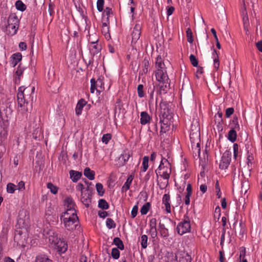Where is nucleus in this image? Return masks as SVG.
I'll return each mask as SVG.
<instances>
[{"label": "nucleus", "instance_id": "obj_8", "mask_svg": "<svg viewBox=\"0 0 262 262\" xmlns=\"http://www.w3.org/2000/svg\"><path fill=\"white\" fill-rule=\"evenodd\" d=\"M89 41L91 43L89 47L91 55L94 56L100 52L101 50V46L98 43L99 41L98 38H96L95 40L91 41V37H90Z\"/></svg>", "mask_w": 262, "mask_h": 262}, {"label": "nucleus", "instance_id": "obj_7", "mask_svg": "<svg viewBox=\"0 0 262 262\" xmlns=\"http://www.w3.org/2000/svg\"><path fill=\"white\" fill-rule=\"evenodd\" d=\"M65 228L68 230H73L76 229V226L79 223L78 217L75 218H66L65 221L62 222Z\"/></svg>", "mask_w": 262, "mask_h": 262}, {"label": "nucleus", "instance_id": "obj_53", "mask_svg": "<svg viewBox=\"0 0 262 262\" xmlns=\"http://www.w3.org/2000/svg\"><path fill=\"white\" fill-rule=\"evenodd\" d=\"M104 0H97V8L98 11L102 12L103 10Z\"/></svg>", "mask_w": 262, "mask_h": 262}, {"label": "nucleus", "instance_id": "obj_45", "mask_svg": "<svg viewBox=\"0 0 262 262\" xmlns=\"http://www.w3.org/2000/svg\"><path fill=\"white\" fill-rule=\"evenodd\" d=\"M16 186L13 183H9L7 185V191L9 193H13L16 190Z\"/></svg>", "mask_w": 262, "mask_h": 262}, {"label": "nucleus", "instance_id": "obj_63", "mask_svg": "<svg viewBox=\"0 0 262 262\" xmlns=\"http://www.w3.org/2000/svg\"><path fill=\"white\" fill-rule=\"evenodd\" d=\"M109 214L107 213V212L105 211H99L98 212V215L101 218H105L106 216H108Z\"/></svg>", "mask_w": 262, "mask_h": 262}, {"label": "nucleus", "instance_id": "obj_60", "mask_svg": "<svg viewBox=\"0 0 262 262\" xmlns=\"http://www.w3.org/2000/svg\"><path fill=\"white\" fill-rule=\"evenodd\" d=\"M138 211V207L137 205H135L132 208L131 211V215L133 218H134L136 216Z\"/></svg>", "mask_w": 262, "mask_h": 262}, {"label": "nucleus", "instance_id": "obj_13", "mask_svg": "<svg viewBox=\"0 0 262 262\" xmlns=\"http://www.w3.org/2000/svg\"><path fill=\"white\" fill-rule=\"evenodd\" d=\"M150 233L152 238L157 236V220L155 218H152L149 221Z\"/></svg>", "mask_w": 262, "mask_h": 262}, {"label": "nucleus", "instance_id": "obj_22", "mask_svg": "<svg viewBox=\"0 0 262 262\" xmlns=\"http://www.w3.org/2000/svg\"><path fill=\"white\" fill-rule=\"evenodd\" d=\"M64 205L66 209H75L76 205L71 197H67L64 201Z\"/></svg>", "mask_w": 262, "mask_h": 262}, {"label": "nucleus", "instance_id": "obj_43", "mask_svg": "<svg viewBox=\"0 0 262 262\" xmlns=\"http://www.w3.org/2000/svg\"><path fill=\"white\" fill-rule=\"evenodd\" d=\"M231 125L232 126V128L236 129L239 130L240 129L239 125L238 123V119L237 117L235 116L233 118L232 122L231 123Z\"/></svg>", "mask_w": 262, "mask_h": 262}, {"label": "nucleus", "instance_id": "obj_49", "mask_svg": "<svg viewBox=\"0 0 262 262\" xmlns=\"http://www.w3.org/2000/svg\"><path fill=\"white\" fill-rule=\"evenodd\" d=\"M148 237L146 235H143L141 237V245L143 248L145 249L147 246Z\"/></svg>", "mask_w": 262, "mask_h": 262}, {"label": "nucleus", "instance_id": "obj_44", "mask_svg": "<svg viewBox=\"0 0 262 262\" xmlns=\"http://www.w3.org/2000/svg\"><path fill=\"white\" fill-rule=\"evenodd\" d=\"M96 188L98 194L100 196H102L104 193V190L102 184L98 183L96 185Z\"/></svg>", "mask_w": 262, "mask_h": 262}, {"label": "nucleus", "instance_id": "obj_36", "mask_svg": "<svg viewBox=\"0 0 262 262\" xmlns=\"http://www.w3.org/2000/svg\"><path fill=\"white\" fill-rule=\"evenodd\" d=\"M151 207V204L149 202L146 203L141 208L140 213L142 215L146 214L149 211Z\"/></svg>", "mask_w": 262, "mask_h": 262}, {"label": "nucleus", "instance_id": "obj_9", "mask_svg": "<svg viewBox=\"0 0 262 262\" xmlns=\"http://www.w3.org/2000/svg\"><path fill=\"white\" fill-rule=\"evenodd\" d=\"M91 88L90 91L91 93H94L95 90H96L97 92L100 93L102 91V80L99 78L97 81L94 78L91 79Z\"/></svg>", "mask_w": 262, "mask_h": 262}, {"label": "nucleus", "instance_id": "obj_24", "mask_svg": "<svg viewBox=\"0 0 262 262\" xmlns=\"http://www.w3.org/2000/svg\"><path fill=\"white\" fill-rule=\"evenodd\" d=\"M19 20L15 14H11L8 19H6V23L10 25H19Z\"/></svg>", "mask_w": 262, "mask_h": 262}, {"label": "nucleus", "instance_id": "obj_19", "mask_svg": "<svg viewBox=\"0 0 262 262\" xmlns=\"http://www.w3.org/2000/svg\"><path fill=\"white\" fill-rule=\"evenodd\" d=\"M149 58L148 57H145L144 58V59L142 61V66H143L142 70L141 71H140L139 73L140 76H142V75H145L147 73L148 69V67L149 66Z\"/></svg>", "mask_w": 262, "mask_h": 262}, {"label": "nucleus", "instance_id": "obj_17", "mask_svg": "<svg viewBox=\"0 0 262 262\" xmlns=\"http://www.w3.org/2000/svg\"><path fill=\"white\" fill-rule=\"evenodd\" d=\"M25 69V67H23L21 64H19L18 65L17 68V70L15 72L16 77L15 78V82L16 84H19L21 77L23 75Z\"/></svg>", "mask_w": 262, "mask_h": 262}, {"label": "nucleus", "instance_id": "obj_28", "mask_svg": "<svg viewBox=\"0 0 262 262\" xmlns=\"http://www.w3.org/2000/svg\"><path fill=\"white\" fill-rule=\"evenodd\" d=\"M134 176L132 174L129 175L127 180L125 182L123 186L122 187V191L126 192L127 190H128L130 188V186L132 184V182L133 180Z\"/></svg>", "mask_w": 262, "mask_h": 262}, {"label": "nucleus", "instance_id": "obj_38", "mask_svg": "<svg viewBox=\"0 0 262 262\" xmlns=\"http://www.w3.org/2000/svg\"><path fill=\"white\" fill-rule=\"evenodd\" d=\"M148 161H149V158L147 156H144L143 158V161H142V171L143 172H145L148 167Z\"/></svg>", "mask_w": 262, "mask_h": 262}, {"label": "nucleus", "instance_id": "obj_21", "mask_svg": "<svg viewBox=\"0 0 262 262\" xmlns=\"http://www.w3.org/2000/svg\"><path fill=\"white\" fill-rule=\"evenodd\" d=\"M130 158L129 152L124 151L119 158V166H123L128 161Z\"/></svg>", "mask_w": 262, "mask_h": 262}, {"label": "nucleus", "instance_id": "obj_20", "mask_svg": "<svg viewBox=\"0 0 262 262\" xmlns=\"http://www.w3.org/2000/svg\"><path fill=\"white\" fill-rule=\"evenodd\" d=\"M162 203L165 205V210L168 213L171 212L170 195L169 194H165L162 198Z\"/></svg>", "mask_w": 262, "mask_h": 262}, {"label": "nucleus", "instance_id": "obj_2", "mask_svg": "<svg viewBox=\"0 0 262 262\" xmlns=\"http://www.w3.org/2000/svg\"><path fill=\"white\" fill-rule=\"evenodd\" d=\"M171 172V165L167 159L162 158L160 165L156 170L157 176H160L164 180H169Z\"/></svg>", "mask_w": 262, "mask_h": 262}, {"label": "nucleus", "instance_id": "obj_64", "mask_svg": "<svg viewBox=\"0 0 262 262\" xmlns=\"http://www.w3.org/2000/svg\"><path fill=\"white\" fill-rule=\"evenodd\" d=\"M256 47L259 52H262V40L258 41L256 42Z\"/></svg>", "mask_w": 262, "mask_h": 262}, {"label": "nucleus", "instance_id": "obj_5", "mask_svg": "<svg viewBox=\"0 0 262 262\" xmlns=\"http://www.w3.org/2000/svg\"><path fill=\"white\" fill-rule=\"evenodd\" d=\"M231 151L228 150L223 153L219 165V168L221 169H226L228 168L231 162Z\"/></svg>", "mask_w": 262, "mask_h": 262}, {"label": "nucleus", "instance_id": "obj_10", "mask_svg": "<svg viewBox=\"0 0 262 262\" xmlns=\"http://www.w3.org/2000/svg\"><path fill=\"white\" fill-rule=\"evenodd\" d=\"M53 247L56 249L59 253H63L68 249V245L63 239L60 238Z\"/></svg>", "mask_w": 262, "mask_h": 262}, {"label": "nucleus", "instance_id": "obj_35", "mask_svg": "<svg viewBox=\"0 0 262 262\" xmlns=\"http://www.w3.org/2000/svg\"><path fill=\"white\" fill-rule=\"evenodd\" d=\"M113 244H115L118 248L121 250L124 249V246L123 242L119 237H115L113 240Z\"/></svg>", "mask_w": 262, "mask_h": 262}, {"label": "nucleus", "instance_id": "obj_12", "mask_svg": "<svg viewBox=\"0 0 262 262\" xmlns=\"http://www.w3.org/2000/svg\"><path fill=\"white\" fill-rule=\"evenodd\" d=\"M156 77L159 82L169 80L165 69H157L156 73Z\"/></svg>", "mask_w": 262, "mask_h": 262}, {"label": "nucleus", "instance_id": "obj_6", "mask_svg": "<svg viewBox=\"0 0 262 262\" xmlns=\"http://www.w3.org/2000/svg\"><path fill=\"white\" fill-rule=\"evenodd\" d=\"M0 26L3 30H6L10 34L13 35L16 33L19 25L7 24L6 23V17H2Z\"/></svg>", "mask_w": 262, "mask_h": 262}, {"label": "nucleus", "instance_id": "obj_61", "mask_svg": "<svg viewBox=\"0 0 262 262\" xmlns=\"http://www.w3.org/2000/svg\"><path fill=\"white\" fill-rule=\"evenodd\" d=\"M234 113V108L233 107H229L226 110L225 115L227 118H229Z\"/></svg>", "mask_w": 262, "mask_h": 262}, {"label": "nucleus", "instance_id": "obj_56", "mask_svg": "<svg viewBox=\"0 0 262 262\" xmlns=\"http://www.w3.org/2000/svg\"><path fill=\"white\" fill-rule=\"evenodd\" d=\"M64 212L68 213L69 215L72 216V218L76 219L78 217L76 214V209H66V211Z\"/></svg>", "mask_w": 262, "mask_h": 262}, {"label": "nucleus", "instance_id": "obj_1", "mask_svg": "<svg viewBox=\"0 0 262 262\" xmlns=\"http://www.w3.org/2000/svg\"><path fill=\"white\" fill-rule=\"evenodd\" d=\"M35 88L31 89L20 86L17 93L18 111L22 114H26L32 108L33 95Z\"/></svg>", "mask_w": 262, "mask_h": 262}, {"label": "nucleus", "instance_id": "obj_16", "mask_svg": "<svg viewBox=\"0 0 262 262\" xmlns=\"http://www.w3.org/2000/svg\"><path fill=\"white\" fill-rule=\"evenodd\" d=\"M141 34V27L139 25H136L132 33V41L136 42L139 38Z\"/></svg>", "mask_w": 262, "mask_h": 262}, {"label": "nucleus", "instance_id": "obj_31", "mask_svg": "<svg viewBox=\"0 0 262 262\" xmlns=\"http://www.w3.org/2000/svg\"><path fill=\"white\" fill-rule=\"evenodd\" d=\"M60 238L58 237V235L56 233L52 231H50L49 232V239L50 243L53 246H54V245L55 244V243L57 242Z\"/></svg>", "mask_w": 262, "mask_h": 262}, {"label": "nucleus", "instance_id": "obj_3", "mask_svg": "<svg viewBox=\"0 0 262 262\" xmlns=\"http://www.w3.org/2000/svg\"><path fill=\"white\" fill-rule=\"evenodd\" d=\"M191 229L190 220L187 214L184 216V219L180 222L177 227V231L179 234L182 235L189 232Z\"/></svg>", "mask_w": 262, "mask_h": 262}, {"label": "nucleus", "instance_id": "obj_59", "mask_svg": "<svg viewBox=\"0 0 262 262\" xmlns=\"http://www.w3.org/2000/svg\"><path fill=\"white\" fill-rule=\"evenodd\" d=\"M17 189L19 191H23L25 189V184L24 181H20L16 186Z\"/></svg>", "mask_w": 262, "mask_h": 262}, {"label": "nucleus", "instance_id": "obj_14", "mask_svg": "<svg viewBox=\"0 0 262 262\" xmlns=\"http://www.w3.org/2000/svg\"><path fill=\"white\" fill-rule=\"evenodd\" d=\"M21 59L22 55L20 53L18 52L12 54L10 60L11 66L12 67H15Z\"/></svg>", "mask_w": 262, "mask_h": 262}, {"label": "nucleus", "instance_id": "obj_29", "mask_svg": "<svg viewBox=\"0 0 262 262\" xmlns=\"http://www.w3.org/2000/svg\"><path fill=\"white\" fill-rule=\"evenodd\" d=\"M155 90V86L154 84H149L147 87V93L149 95V103H152L154 100V94Z\"/></svg>", "mask_w": 262, "mask_h": 262}, {"label": "nucleus", "instance_id": "obj_62", "mask_svg": "<svg viewBox=\"0 0 262 262\" xmlns=\"http://www.w3.org/2000/svg\"><path fill=\"white\" fill-rule=\"evenodd\" d=\"M72 218V216L68 214L67 212H63L60 215V220L61 222L65 221L66 218Z\"/></svg>", "mask_w": 262, "mask_h": 262}, {"label": "nucleus", "instance_id": "obj_26", "mask_svg": "<svg viewBox=\"0 0 262 262\" xmlns=\"http://www.w3.org/2000/svg\"><path fill=\"white\" fill-rule=\"evenodd\" d=\"M70 178L73 182H77L82 176V173L74 170H71L69 172Z\"/></svg>", "mask_w": 262, "mask_h": 262}, {"label": "nucleus", "instance_id": "obj_42", "mask_svg": "<svg viewBox=\"0 0 262 262\" xmlns=\"http://www.w3.org/2000/svg\"><path fill=\"white\" fill-rule=\"evenodd\" d=\"M106 226L109 229L115 228L116 227V223L114 220L111 218H107L106 221Z\"/></svg>", "mask_w": 262, "mask_h": 262}, {"label": "nucleus", "instance_id": "obj_23", "mask_svg": "<svg viewBox=\"0 0 262 262\" xmlns=\"http://www.w3.org/2000/svg\"><path fill=\"white\" fill-rule=\"evenodd\" d=\"M192 258L190 255L184 252L179 253L178 262H191Z\"/></svg>", "mask_w": 262, "mask_h": 262}, {"label": "nucleus", "instance_id": "obj_57", "mask_svg": "<svg viewBox=\"0 0 262 262\" xmlns=\"http://www.w3.org/2000/svg\"><path fill=\"white\" fill-rule=\"evenodd\" d=\"M238 145L237 143H234L233 144V156L235 159H236V158L238 156Z\"/></svg>", "mask_w": 262, "mask_h": 262}, {"label": "nucleus", "instance_id": "obj_54", "mask_svg": "<svg viewBox=\"0 0 262 262\" xmlns=\"http://www.w3.org/2000/svg\"><path fill=\"white\" fill-rule=\"evenodd\" d=\"M167 258L168 259V262H175L176 260H178V258H179V255L178 256L176 254L171 253Z\"/></svg>", "mask_w": 262, "mask_h": 262}, {"label": "nucleus", "instance_id": "obj_37", "mask_svg": "<svg viewBox=\"0 0 262 262\" xmlns=\"http://www.w3.org/2000/svg\"><path fill=\"white\" fill-rule=\"evenodd\" d=\"M156 66L157 69H165L164 63L163 62L162 57L160 56H158L157 57Z\"/></svg>", "mask_w": 262, "mask_h": 262}, {"label": "nucleus", "instance_id": "obj_41", "mask_svg": "<svg viewBox=\"0 0 262 262\" xmlns=\"http://www.w3.org/2000/svg\"><path fill=\"white\" fill-rule=\"evenodd\" d=\"M98 207L102 209H107L109 208V205L104 199H100L98 202Z\"/></svg>", "mask_w": 262, "mask_h": 262}, {"label": "nucleus", "instance_id": "obj_33", "mask_svg": "<svg viewBox=\"0 0 262 262\" xmlns=\"http://www.w3.org/2000/svg\"><path fill=\"white\" fill-rule=\"evenodd\" d=\"M34 262H53L51 259H50L48 256L46 255H37L35 259Z\"/></svg>", "mask_w": 262, "mask_h": 262}, {"label": "nucleus", "instance_id": "obj_32", "mask_svg": "<svg viewBox=\"0 0 262 262\" xmlns=\"http://www.w3.org/2000/svg\"><path fill=\"white\" fill-rule=\"evenodd\" d=\"M236 129L232 128L228 134V139L232 142L236 141L237 138Z\"/></svg>", "mask_w": 262, "mask_h": 262}, {"label": "nucleus", "instance_id": "obj_34", "mask_svg": "<svg viewBox=\"0 0 262 262\" xmlns=\"http://www.w3.org/2000/svg\"><path fill=\"white\" fill-rule=\"evenodd\" d=\"M212 57L213 58L214 61V67L217 70L220 66V61L219 59V55L217 53V51L215 49H214L212 53Z\"/></svg>", "mask_w": 262, "mask_h": 262}, {"label": "nucleus", "instance_id": "obj_47", "mask_svg": "<svg viewBox=\"0 0 262 262\" xmlns=\"http://www.w3.org/2000/svg\"><path fill=\"white\" fill-rule=\"evenodd\" d=\"M81 200L82 203L86 207H89L90 203L91 202V198L87 196L85 197L83 195H81Z\"/></svg>", "mask_w": 262, "mask_h": 262}, {"label": "nucleus", "instance_id": "obj_52", "mask_svg": "<svg viewBox=\"0 0 262 262\" xmlns=\"http://www.w3.org/2000/svg\"><path fill=\"white\" fill-rule=\"evenodd\" d=\"M189 59L191 63L193 65V66L197 67L198 66V60L195 57V56L193 54H191L190 56H189Z\"/></svg>", "mask_w": 262, "mask_h": 262}, {"label": "nucleus", "instance_id": "obj_18", "mask_svg": "<svg viewBox=\"0 0 262 262\" xmlns=\"http://www.w3.org/2000/svg\"><path fill=\"white\" fill-rule=\"evenodd\" d=\"M254 163V156L252 152L248 151L247 154V164L250 171L252 170Z\"/></svg>", "mask_w": 262, "mask_h": 262}, {"label": "nucleus", "instance_id": "obj_30", "mask_svg": "<svg viewBox=\"0 0 262 262\" xmlns=\"http://www.w3.org/2000/svg\"><path fill=\"white\" fill-rule=\"evenodd\" d=\"M83 174L90 180H93L95 179V172L89 167H86L84 169Z\"/></svg>", "mask_w": 262, "mask_h": 262}, {"label": "nucleus", "instance_id": "obj_25", "mask_svg": "<svg viewBox=\"0 0 262 262\" xmlns=\"http://www.w3.org/2000/svg\"><path fill=\"white\" fill-rule=\"evenodd\" d=\"M86 103V102L83 99H81L78 101L75 108V112L77 115L79 116L81 114L83 107Z\"/></svg>", "mask_w": 262, "mask_h": 262}, {"label": "nucleus", "instance_id": "obj_40", "mask_svg": "<svg viewBox=\"0 0 262 262\" xmlns=\"http://www.w3.org/2000/svg\"><path fill=\"white\" fill-rule=\"evenodd\" d=\"M47 188L50 189L51 193L54 194H56L58 192V187L54 185L51 182H49L47 184Z\"/></svg>", "mask_w": 262, "mask_h": 262}, {"label": "nucleus", "instance_id": "obj_55", "mask_svg": "<svg viewBox=\"0 0 262 262\" xmlns=\"http://www.w3.org/2000/svg\"><path fill=\"white\" fill-rule=\"evenodd\" d=\"M112 136L110 134H106L103 135L101 140L103 143L107 144L108 141L111 140Z\"/></svg>", "mask_w": 262, "mask_h": 262}, {"label": "nucleus", "instance_id": "obj_58", "mask_svg": "<svg viewBox=\"0 0 262 262\" xmlns=\"http://www.w3.org/2000/svg\"><path fill=\"white\" fill-rule=\"evenodd\" d=\"M166 180V181L165 182H161L160 183H158V185H159L160 188L162 190L165 189L168 185V180Z\"/></svg>", "mask_w": 262, "mask_h": 262}, {"label": "nucleus", "instance_id": "obj_48", "mask_svg": "<svg viewBox=\"0 0 262 262\" xmlns=\"http://www.w3.org/2000/svg\"><path fill=\"white\" fill-rule=\"evenodd\" d=\"M137 92L138 96L140 98H143L145 96L144 92V86L143 84H139L137 87Z\"/></svg>", "mask_w": 262, "mask_h": 262}, {"label": "nucleus", "instance_id": "obj_51", "mask_svg": "<svg viewBox=\"0 0 262 262\" xmlns=\"http://www.w3.org/2000/svg\"><path fill=\"white\" fill-rule=\"evenodd\" d=\"M186 36L187 38V41L190 43H192L193 41L192 32L190 28H187L186 30Z\"/></svg>", "mask_w": 262, "mask_h": 262}, {"label": "nucleus", "instance_id": "obj_46", "mask_svg": "<svg viewBox=\"0 0 262 262\" xmlns=\"http://www.w3.org/2000/svg\"><path fill=\"white\" fill-rule=\"evenodd\" d=\"M111 255L115 259H117L120 257V251L117 248H114L112 250Z\"/></svg>", "mask_w": 262, "mask_h": 262}, {"label": "nucleus", "instance_id": "obj_27", "mask_svg": "<svg viewBox=\"0 0 262 262\" xmlns=\"http://www.w3.org/2000/svg\"><path fill=\"white\" fill-rule=\"evenodd\" d=\"M140 116V123L142 125H145L149 123L151 118L146 112H141Z\"/></svg>", "mask_w": 262, "mask_h": 262}, {"label": "nucleus", "instance_id": "obj_39", "mask_svg": "<svg viewBox=\"0 0 262 262\" xmlns=\"http://www.w3.org/2000/svg\"><path fill=\"white\" fill-rule=\"evenodd\" d=\"M15 7L18 10L21 11H24L26 9V6L20 0L16 2Z\"/></svg>", "mask_w": 262, "mask_h": 262}, {"label": "nucleus", "instance_id": "obj_11", "mask_svg": "<svg viewBox=\"0 0 262 262\" xmlns=\"http://www.w3.org/2000/svg\"><path fill=\"white\" fill-rule=\"evenodd\" d=\"M172 119L165 118L160 119V123H161V132L166 133L169 130Z\"/></svg>", "mask_w": 262, "mask_h": 262}, {"label": "nucleus", "instance_id": "obj_15", "mask_svg": "<svg viewBox=\"0 0 262 262\" xmlns=\"http://www.w3.org/2000/svg\"><path fill=\"white\" fill-rule=\"evenodd\" d=\"M159 92L160 94H165L170 89V80L159 82Z\"/></svg>", "mask_w": 262, "mask_h": 262}, {"label": "nucleus", "instance_id": "obj_50", "mask_svg": "<svg viewBox=\"0 0 262 262\" xmlns=\"http://www.w3.org/2000/svg\"><path fill=\"white\" fill-rule=\"evenodd\" d=\"M111 14H113V11L112 9L109 7H106L104 11L103 15L104 16L106 15L107 16L106 21L108 23H110L109 17Z\"/></svg>", "mask_w": 262, "mask_h": 262}, {"label": "nucleus", "instance_id": "obj_4", "mask_svg": "<svg viewBox=\"0 0 262 262\" xmlns=\"http://www.w3.org/2000/svg\"><path fill=\"white\" fill-rule=\"evenodd\" d=\"M160 119H172V115L169 108V104L166 101L161 102L160 104Z\"/></svg>", "mask_w": 262, "mask_h": 262}]
</instances>
